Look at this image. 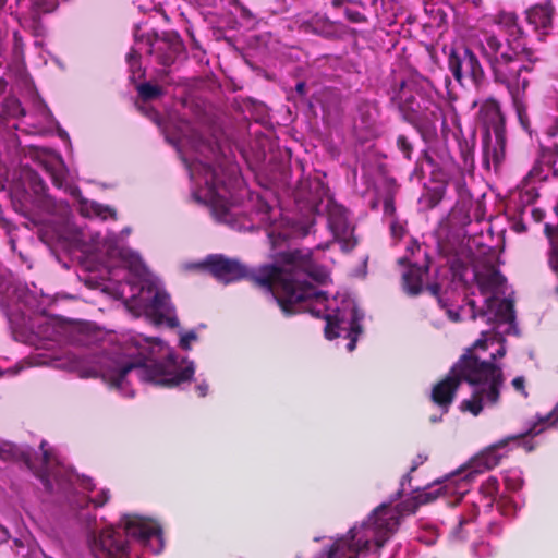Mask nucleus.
Wrapping results in <instances>:
<instances>
[{
    "instance_id": "nucleus-51",
    "label": "nucleus",
    "mask_w": 558,
    "mask_h": 558,
    "mask_svg": "<svg viewBox=\"0 0 558 558\" xmlns=\"http://www.w3.org/2000/svg\"><path fill=\"white\" fill-rule=\"evenodd\" d=\"M466 305L471 310V319L475 320L477 317H484L486 315L485 310H477L476 302L472 299L466 301Z\"/></svg>"
},
{
    "instance_id": "nucleus-14",
    "label": "nucleus",
    "mask_w": 558,
    "mask_h": 558,
    "mask_svg": "<svg viewBox=\"0 0 558 558\" xmlns=\"http://www.w3.org/2000/svg\"><path fill=\"white\" fill-rule=\"evenodd\" d=\"M313 265L317 269L323 271L324 278L322 280L315 279L312 275L302 270V275H300L301 281L295 284L298 287L296 289L299 290L300 287L303 284L308 286L310 288H312L314 290L315 294H311V295L306 296L303 301L294 303L292 305L293 313L289 314L288 316H292V315H295L301 312H310L315 317L322 316V311L313 307V303L315 302L317 304H320L325 308V303L327 302V295L324 291L317 290L315 286H313L311 282H308V279H312L313 281H315L317 283H324L328 278V274L323 267L318 266L314 260H313Z\"/></svg>"
},
{
    "instance_id": "nucleus-26",
    "label": "nucleus",
    "mask_w": 558,
    "mask_h": 558,
    "mask_svg": "<svg viewBox=\"0 0 558 558\" xmlns=\"http://www.w3.org/2000/svg\"><path fill=\"white\" fill-rule=\"evenodd\" d=\"M544 234L549 242L548 265L551 271L558 277V223L544 225Z\"/></svg>"
},
{
    "instance_id": "nucleus-46",
    "label": "nucleus",
    "mask_w": 558,
    "mask_h": 558,
    "mask_svg": "<svg viewBox=\"0 0 558 558\" xmlns=\"http://www.w3.org/2000/svg\"><path fill=\"white\" fill-rule=\"evenodd\" d=\"M197 339V335L195 331H189L184 333L180 339V347L181 349L189 351L191 350V343L192 341H195Z\"/></svg>"
},
{
    "instance_id": "nucleus-39",
    "label": "nucleus",
    "mask_w": 558,
    "mask_h": 558,
    "mask_svg": "<svg viewBox=\"0 0 558 558\" xmlns=\"http://www.w3.org/2000/svg\"><path fill=\"white\" fill-rule=\"evenodd\" d=\"M92 209L98 217H101L102 219H107L108 217H112L113 219H117V213L116 209L108 205H102L99 203H93Z\"/></svg>"
},
{
    "instance_id": "nucleus-28",
    "label": "nucleus",
    "mask_w": 558,
    "mask_h": 558,
    "mask_svg": "<svg viewBox=\"0 0 558 558\" xmlns=\"http://www.w3.org/2000/svg\"><path fill=\"white\" fill-rule=\"evenodd\" d=\"M548 134L557 140L549 147H541L542 163L551 170L558 161V131L549 130Z\"/></svg>"
},
{
    "instance_id": "nucleus-41",
    "label": "nucleus",
    "mask_w": 558,
    "mask_h": 558,
    "mask_svg": "<svg viewBox=\"0 0 558 558\" xmlns=\"http://www.w3.org/2000/svg\"><path fill=\"white\" fill-rule=\"evenodd\" d=\"M384 215L395 217L396 215V206H395V192L389 191L384 197L383 201Z\"/></svg>"
},
{
    "instance_id": "nucleus-24",
    "label": "nucleus",
    "mask_w": 558,
    "mask_h": 558,
    "mask_svg": "<svg viewBox=\"0 0 558 558\" xmlns=\"http://www.w3.org/2000/svg\"><path fill=\"white\" fill-rule=\"evenodd\" d=\"M494 22L506 34V38L517 39L518 43H526V32L519 21V16L514 12L500 11L495 15Z\"/></svg>"
},
{
    "instance_id": "nucleus-15",
    "label": "nucleus",
    "mask_w": 558,
    "mask_h": 558,
    "mask_svg": "<svg viewBox=\"0 0 558 558\" xmlns=\"http://www.w3.org/2000/svg\"><path fill=\"white\" fill-rule=\"evenodd\" d=\"M205 182L213 193L210 205L213 216L219 222H228L230 210L222 197L219 196V190L226 186V181L220 177L219 170L213 166H206Z\"/></svg>"
},
{
    "instance_id": "nucleus-50",
    "label": "nucleus",
    "mask_w": 558,
    "mask_h": 558,
    "mask_svg": "<svg viewBox=\"0 0 558 558\" xmlns=\"http://www.w3.org/2000/svg\"><path fill=\"white\" fill-rule=\"evenodd\" d=\"M542 159L533 166V168L529 172V177L532 179H536L539 181L546 180L547 174H543V168H542Z\"/></svg>"
},
{
    "instance_id": "nucleus-20",
    "label": "nucleus",
    "mask_w": 558,
    "mask_h": 558,
    "mask_svg": "<svg viewBox=\"0 0 558 558\" xmlns=\"http://www.w3.org/2000/svg\"><path fill=\"white\" fill-rule=\"evenodd\" d=\"M460 385L459 378L450 369L445 378L434 385L430 393L432 401L445 412H448Z\"/></svg>"
},
{
    "instance_id": "nucleus-42",
    "label": "nucleus",
    "mask_w": 558,
    "mask_h": 558,
    "mask_svg": "<svg viewBox=\"0 0 558 558\" xmlns=\"http://www.w3.org/2000/svg\"><path fill=\"white\" fill-rule=\"evenodd\" d=\"M330 4L333 9H342V11L347 5H355L365 9V2L363 0H331Z\"/></svg>"
},
{
    "instance_id": "nucleus-43",
    "label": "nucleus",
    "mask_w": 558,
    "mask_h": 558,
    "mask_svg": "<svg viewBox=\"0 0 558 558\" xmlns=\"http://www.w3.org/2000/svg\"><path fill=\"white\" fill-rule=\"evenodd\" d=\"M427 460V456L425 454H418L412 462V465L410 468V472L405 475H403L401 480V486L403 487L404 484L408 482H411V473L414 472L420 465H422Z\"/></svg>"
},
{
    "instance_id": "nucleus-3",
    "label": "nucleus",
    "mask_w": 558,
    "mask_h": 558,
    "mask_svg": "<svg viewBox=\"0 0 558 558\" xmlns=\"http://www.w3.org/2000/svg\"><path fill=\"white\" fill-rule=\"evenodd\" d=\"M477 48L493 81L508 90L520 125L530 132L531 121L526 104L530 80L526 74L533 71V49L526 43L504 38L493 31L482 32Z\"/></svg>"
},
{
    "instance_id": "nucleus-30",
    "label": "nucleus",
    "mask_w": 558,
    "mask_h": 558,
    "mask_svg": "<svg viewBox=\"0 0 558 558\" xmlns=\"http://www.w3.org/2000/svg\"><path fill=\"white\" fill-rule=\"evenodd\" d=\"M437 498L433 493H420L414 499L403 501L400 511L414 513L421 505L428 504Z\"/></svg>"
},
{
    "instance_id": "nucleus-7",
    "label": "nucleus",
    "mask_w": 558,
    "mask_h": 558,
    "mask_svg": "<svg viewBox=\"0 0 558 558\" xmlns=\"http://www.w3.org/2000/svg\"><path fill=\"white\" fill-rule=\"evenodd\" d=\"M324 318L326 320L324 329L326 339L333 340L344 332V337L349 339L347 350L349 352L354 351L357 339L363 332L362 320L364 314L356 306H352L348 318L340 311L335 314H327Z\"/></svg>"
},
{
    "instance_id": "nucleus-19",
    "label": "nucleus",
    "mask_w": 558,
    "mask_h": 558,
    "mask_svg": "<svg viewBox=\"0 0 558 558\" xmlns=\"http://www.w3.org/2000/svg\"><path fill=\"white\" fill-rule=\"evenodd\" d=\"M98 544L108 558H130L126 536L112 527L100 532Z\"/></svg>"
},
{
    "instance_id": "nucleus-57",
    "label": "nucleus",
    "mask_w": 558,
    "mask_h": 558,
    "mask_svg": "<svg viewBox=\"0 0 558 558\" xmlns=\"http://www.w3.org/2000/svg\"><path fill=\"white\" fill-rule=\"evenodd\" d=\"M240 10V16L244 20H254L255 15L252 13V11L245 7L244 4L239 5Z\"/></svg>"
},
{
    "instance_id": "nucleus-25",
    "label": "nucleus",
    "mask_w": 558,
    "mask_h": 558,
    "mask_svg": "<svg viewBox=\"0 0 558 558\" xmlns=\"http://www.w3.org/2000/svg\"><path fill=\"white\" fill-rule=\"evenodd\" d=\"M474 280L482 294L486 295L498 291L504 283L506 278L493 265H489L485 270H476L474 272Z\"/></svg>"
},
{
    "instance_id": "nucleus-55",
    "label": "nucleus",
    "mask_w": 558,
    "mask_h": 558,
    "mask_svg": "<svg viewBox=\"0 0 558 558\" xmlns=\"http://www.w3.org/2000/svg\"><path fill=\"white\" fill-rule=\"evenodd\" d=\"M9 288V280L5 271L0 267V293H4Z\"/></svg>"
},
{
    "instance_id": "nucleus-16",
    "label": "nucleus",
    "mask_w": 558,
    "mask_h": 558,
    "mask_svg": "<svg viewBox=\"0 0 558 558\" xmlns=\"http://www.w3.org/2000/svg\"><path fill=\"white\" fill-rule=\"evenodd\" d=\"M340 27V22L331 21L328 16L318 13L299 23L300 32L316 35L327 40L340 39L342 36Z\"/></svg>"
},
{
    "instance_id": "nucleus-59",
    "label": "nucleus",
    "mask_w": 558,
    "mask_h": 558,
    "mask_svg": "<svg viewBox=\"0 0 558 558\" xmlns=\"http://www.w3.org/2000/svg\"><path fill=\"white\" fill-rule=\"evenodd\" d=\"M531 215L535 222H541L545 218L546 213L541 208H533Z\"/></svg>"
},
{
    "instance_id": "nucleus-32",
    "label": "nucleus",
    "mask_w": 558,
    "mask_h": 558,
    "mask_svg": "<svg viewBox=\"0 0 558 558\" xmlns=\"http://www.w3.org/2000/svg\"><path fill=\"white\" fill-rule=\"evenodd\" d=\"M396 147L407 161H411L414 154V142L405 134H399L396 138Z\"/></svg>"
},
{
    "instance_id": "nucleus-1",
    "label": "nucleus",
    "mask_w": 558,
    "mask_h": 558,
    "mask_svg": "<svg viewBox=\"0 0 558 558\" xmlns=\"http://www.w3.org/2000/svg\"><path fill=\"white\" fill-rule=\"evenodd\" d=\"M198 267L223 284L246 280L254 287L263 289L276 300L284 315L293 313L292 305L315 294L308 286L295 284L301 281L302 270L322 280L324 274L313 265L311 251L294 250L279 254L277 263L248 267L239 259L223 254H209Z\"/></svg>"
},
{
    "instance_id": "nucleus-38",
    "label": "nucleus",
    "mask_w": 558,
    "mask_h": 558,
    "mask_svg": "<svg viewBox=\"0 0 558 558\" xmlns=\"http://www.w3.org/2000/svg\"><path fill=\"white\" fill-rule=\"evenodd\" d=\"M353 7L354 5H347L344 8L343 14H344L345 19L350 23H353V24L366 23L367 22L366 15L363 12L354 9Z\"/></svg>"
},
{
    "instance_id": "nucleus-56",
    "label": "nucleus",
    "mask_w": 558,
    "mask_h": 558,
    "mask_svg": "<svg viewBox=\"0 0 558 558\" xmlns=\"http://www.w3.org/2000/svg\"><path fill=\"white\" fill-rule=\"evenodd\" d=\"M426 291H428L430 293V295H433L434 298H437L439 295H441L440 291H441V286L437 282L435 283H430V284H427L426 286Z\"/></svg>"
},
{
    "instance_id": "nucleus-29",
    "label": "nucleus",
    "mask_w": 558,
    "mask_h": 558,
    "mask_svg": "<svg viewBox=\"0 0 558 558\" xmlns=\"http://www.w3.org/2000/svg\"><path fill=\"white\" fill-rule=\"evenodd\" d=\"M136 90L138 94V98L143 102H147L150 100H155L160 98L163 95V89L157 84H151L149 82L141 83L136 86Z\"/></svg>"
},
{
    "instance_id": "nucleus-21",
    "label": "nucleus",
    "mask_w": 558,
    "mask_h": 558,
    "mask_svg": "<svg viewBox=\"0 0 558 558\" xmlns=\"http://www.w3.org/2000/svg\"><path fill=\"white\" fill-rule=\"evenodd\" d=\"M368 522L374 525V530L379 537H388L399 525L397 512L388 505L381 504L369 517Z\"/></svg>"
},
{
    "instance_id": "nucleus-48",
    "label": "nucleus",
    "mask_w": 558,
    "mask_h": 558,
    "mask_svg": "<svg viewBox=\"0 0 558 558\" xmlns=\"http://www.w3.org/2000/svg\"><path fill=\"white\" fill-rule=\"evenodd\" d=\"M109 498V489H101L99 494H97L96 497L92 499V502L95 505V507H102L108 502Z\"/></svg>"
},
{
    "instance_id": "nucleus-37",
    "label": "nucleus",
    "mask_w": 558,
    "mask_h": 558,
    "mask_svg": "<svg viewBox=\"0 0 558 558\" xmlns=\"http://www.w3.org/2000/svg\"><path fill=\"white\" fill-rule=\"evenodd\" d=\"M499 490V483L495 476H489L481 486V492L485 497L494 499Z\"/></svg>"
},
{
    "instance_id": "nucleus-52",
    "label": "nucleus",
    "mask_w": 558,
    "mask_h": 558,
    "mask_svg": "<svg viewBox=\"0 0 558 558\" xmlns=\"http://www.w3.org/2000/svg\"><path fill=\"white\" fill-rule=\"evenodd\" d=\"M404 228L401 223H399L396 219H393L391 222H390V232L392 234L393 238H397V239H400L403 236L404 234Z\"/></svg>"
},
{
    "instance_id": "nucleus-6",
    "label": "nucleus",
    "mask_w": 558,
    "mask_h": 558,
    "mask_svg": "<svg viewBox=\"0 0 558 558\" xmlns=\"http://www.w3.org/2000/svg\"><path fill=\"white\" fill-rule=\"evenodd\" d=\"M484 124L483 163L489 168L490 162L498 169L505 160L507 147L506 118L501 106L495 98L486 99L478 110Z\"/></svg>"
},
{
    "instance_id": "nucleus-12",
    "label": "nucleus",
    "mask_w": 558,
    "mask_h": 558,
    "mask_svg": "<svg viewBox=\"0 0 558 558\" xmlns=\"http://www.w3.org/2000/svg\"><path fill=\"white\" fill-rule=\"evenodd\" d=\"M328 226L343 252H351L357 245V240L352 235L348 211L342 205H328Z\"/></svg>"
},
{
    "instance_id": "nucleus-17",
    "label": "nucleus",
    "mask_w": 558,
    "mask_h": 558,
    "mask_svg": "<svg viewBox=\"0 0 558 558\" xmlns=\"http://www.w3.org/2000/svg\"><path fill=\"white\" fill-rule=\"evenodd\" d=\"M21 180L26 184L32 193V202L44 210L50 211L54 204L52 198L47 194V185L40 175L29 167H23L20 174Z\"/></svg>"
},
{
    "instance_id": "nucleus-63",
    "label": "nucleus",
    "mask_w": 558,
    "mask_h": 558,
    "mask_svg": "<svg viewBox=\"0 0 558 558\" xmlns=\"http://www.w3.org/2000/svg\"><path fill=\"white\" fill-rule=\"evenodd\" d=\"M512 229L517 232V233H523L526 231V226L525 223L523 222L522 219H519L517 221L513 222V226H512Z\"/></svg>"
},
{
    "instance_id": "nucleus-5",
    "label": "nucleus",
    "mask_w": 558,
    "mask_h": 558,
    "mask_svg": "<svg viewBox=\"0 0 558 558\" xmlns=\"http://www.w3.org/2000/svg\"><path fill=\"white\" fill-rule=\"evenodd\" d=\"M451 371L460 383L466 381L474 387L471 397L460 402L459 409L461 412H469L477 416L483 411L484 403L489 405L498 403L504 384V374L496 363L481 360L472 352V349H465L464 353L451 366Z\"/></svg>"
},
{
    "instance_id": "nucleus-9",
    "label": "nucleus",
    "mask_w": 558,
    "mask_h": 558,
    "mask_svg": "<svg viewBox=\"0 0 558 558\" xmlns=\"http://www.w3.org/2000/svg\"><path fill=\"white\" fill-rule=\"evenodd\" d=\"M145 38L149 46L148 53L155 56L156 62L163 68L174 64L185 50L181 36L174 31L147 33Z\"/></svg>"
},
{
    "instance_id": "nucleus-49",
    "label": "nucleus",
    "mask_w": 558,
    "mask_h": 558,
    "mask_svg": "<svg viewBox=\"0 0 558 558\" xmlns=\"http://www.w3.org/2000/svg\"><path fill=\"white\" fill-rule=\"evenodd\" d=\"M418 161L424 166V163L428 165L433 169L437 167V163L433 156L430 155L429 150L427 148L423 149L420 154V157L417 158Z\"/></svg>"
},
{
    "instance_id": "nucleus-36",
    "label": "nucleus",
    "mask_w": 558,
    "mask_h": 558,
    "mask_svg": "<svg viewBox=\"0 0 558 558\" xmlns=\"http://www.w3.org/2000/svg\"><path fill=\"white\" fill-rule=\"evenodd\" d=\"M126 62L129 64V68H130V71L132 73V77L131 78H134L135 74L137 72L141 73V76L144 75V71L142 70V65H141V54L137 50L135 49H131L128 54H126Z\"/></svg>"
},
{
    "instance_id": "nucleus-31",
    "label": "nucleus",
    "mask_w": 558,
    "mask_h": 558,
    "mask_svg": "<svg viewBox=\"0 0 558 558\" xmlns=\"http://www.w3.org/2000/svg\"><path fill=\"white\" fill-rule=\"evenodd\" d=\"M58 9V0H29L28 11L39 15L51 14Z\"/></svg>"
},
{
    "instance_id": "nucleus-8",
    "label": "nucleus",
    "mask_w": 558,
    "mask_h": 558,
    "mask_svg": "<svg viewBox=\"0 0 558 558\" xmlns=\"http://www.w3.org/2000/svg\"><path fill=\"white\" fill-rule=\"evenodd\" d=\"M448 68L461 85L464 78H469L475 86H480L485 80V71L477 56L465 46L450 49Z\"/></svg>"
},
{
    "instance_id": "nucleus-10",
    "label": "nucleus",
    "mask_w": 558,
    "mask_h": 558,
    "mask_svg": "<svg viewBox=\"0 0 558 558\" xmlns=\"http://www.w3.org/2000/svg\"><path fill=\"white\" fill-rule=\"evenodd\" d=\"M555 411L556 409L545 416L539 417L538 421L533 423L525 433L509 436L482 451L473 461L474 472L482 473L497 466L504 458V454L499 453L498 450L505 448L510 440H517L527 435L535 436L541 434L546 428V426L549 425V420L554 415Z\"/></svg>"
},
{
    "instance_id": "nucleus-64",
    "label": "nucleus",
    "mask_w": 558,
    "mask_h": 558,
    "mask_svg": "<svg viewBox=\"0 0 558 558\" xmlns=\"http://www.w3.org/2000/svg\"><path fill=\"white\" fill-rule=\"evenodd\" d=\"M196 391H197L199 397H205L207 395V392H208V385H207V383H205V381L199 383L196 386Z\"/></svg>"
},
{
    "instance_id": "nucleus-11",
    "label": "nucleus",
    "mask_w": 558,
    "mask_h": 558,
    "mask_svg": "<svg viewBox=\"0 0 558 558\" xmlns=\"http://www.w3.org/2000/svg\"><path fill=\"white\" fill-rule=\"evenodd\" d=\"M555 15L556 7L551 0L532 4L524 11V20L539 41H546L554 34Z\"/></svg>"
},
{
    "instance_id": "nucleus-61",
    "label": "nucleus",
    "mask_w": 558,
    "mask_h": 558,
    "mask_svg": "<svg viewBox=\"0 0 558 558\" xmlns=\"http://www.w3.org/2000/svg\"><path fill=\"white\" fill-rule=\"evenodd\" d=\"M46 441H41L40 449L43 450V462L47 466L51 460V452L45 449Z\"/></svg>"
},
{
    "instance_id": "nucleus-13",
    "label": "nucleus",
    "mask_w": 558,
    "mask_h": 558,
    "mask_svg": "<svg viewBox=\"0 0 558 558\" xmlns=\"http://www.w3.org/2000/svg\"><path fill=\"white\" fill-rule=\"evenodd\" d=\"M400 265H407V270L402 274L401 284L403 291L410 296H417L424 290V278L428 275L430 268V257L424 251V263L410 262L408 256L398 259Z\"/></svg>"
},
{
    "instance_id": "nucleus-47",
    "label": "nucleus",
    "mask_w": 558,
    "mask_h": 558,
    "mask_svg": "<svg viewBox=\"0 0 558 558\" xmlns=\"http://www.w3.org/2000/svg\"><path fill=\"white\" fill-rule=\"evenodd\" d=\"M512 387L520 392L524 398L529 397V392L525 389V378L523 376H517L511 381Z\"/></svg>"
},
{
    "instance_id": "nucleus-22",
    "label": "nucleus",
    "mask_w": 558,
    "mask_h": 558,
    "mask_svg": "<svg viewBox=\"0 0 558 558\" xmlns=\"http://www.w3.org/2000/svg\"><path fill=\"white\" fill-rule=\"evenodd\" d=\"M149 313L155 316L157 322L167 320L169 326L174 327L178 325V319L173 314V306L171 304L170 295L157 290L147 306Z\"/></svg>"
},
{
    "instance_id": "nucleus-34",
    "label": "nucleus",
    "mask_w": 558,
    "mask_h": 558,
    "mask_svg": "<svg viewBox=\"0 0 558 558\" xmlns=\"http://www.w3.org/2000/svg\"><path fill=\"white\" fill-rule=\"evenodd\" d=\"M496 314L502 322L512 324L515 320L513 302L509 299L501 300Z\"/></svg>"
},
{
    "instance_id": "nucleus-23",
    "label": "nucleus",
    "mask_w": 558,
    "mask_h": 558,
    "mask_svg": "<svg viewBox=\"0 0 558 558\" xmlns=\"http://www.w3.org/2000/svg\"><path fill=\"white\" fill-rule=\"evenodd\" d=\"M123 519L125 536H132L146 542L160 533L157 525L140 517L124 515Z\"/></svg>"
},
{
    "instance_id": "nucleus-27",
    "label": "nucleus",
    "mask_w": 558,
    "mask_h": 558,
    "mask_svg": "<svg viewBox=\"0 0 558 558\" xmlns=\"http://www.w3.org/2000/svg\"><path fill=\"white\" fill-rule=\"evenodd\" d=\"M43 16L28 11L27 16L22 22L23 28L35 37H44L46 35V27L43 23Z\"/></svg>"
},
{
    "instance_id": "nucleus-45",
    "label": "nucleus",
    "mask_w": 558,
    "mask_h": 558,
    "mask_svg": "<svg viewBox=\"0 0 558 558\" xmlns=\"http://www.w3.org/2000/svg\"><path fill=\"white\" fill-rule=\"evenodd\" d=\"M459 148L465 165H468L469 161H473V146H470L466 141H459Z\"/></svg>"
},
{
    "instance_id": "nucleus-2",
    "label": "nucleus",
    "mask_w": 558,
    "mask_h": 558,
    "mask_svg": "<svg viewBox=\"0 0 558 558\" xmlns=\"http://www.w3.org/2000/svg\"><path fill=\"white\" fill-rule=\"evenodd\" d=\"M133 369L137 371L141 380L169 388L191 381L195 374L193 362L182 368L172 357L158 362L150 356L148 348H141L133 341L85 356L77 367L81 378L100 377L116 389L123 386L126 375Z\"/></svg>"
},
{
    "instance_id": "nucleus-54",
    "label": "nucleus",
    "mask_w": 558,
    "mask_h": 558,
    "mask_svg": "<svg viewBox=\"0 0 558 558\" xmlns=\"http://www.w3.org/2000/svg\"><path fill=\"white\" fill-rule=\"evenodd\" d=\"M470 476H471V472L468 475L464 476V478H463L464 489L462 492L458 493V496L456 497L454 502H450L452 506L458 505L462 500L464 494L468 492L466 486H468V483H469L468 478Z\"/></svg>"
},
{
    "instance_id": "nucleus-33",
    "label": "nucleus",
    "mask_w": 558,
    "mask_h": 558,
    "mask_svg": "<svg viewBox=\"0 0 558 558\" xmlns=\"http://www.w3.org/2000/svg\"><path fill=\"white\" fill-rule=\"evenodd\" d=\"M445 193H446L445 186H436L434 189L428 190L423 195V202H424L425 206L428 209L435 208L442 201Z\"/></svg>"
},
{
    "instance_id": "nucleus-18",
    "label": "nucleus",
    "mask_w": 558,
    "mask_h": 558,
    "mask_svg": "<svg viewBox=\"0 0 558 558\" xmlns=\"http://www.w3.org/2000/svg\"><path fill=\"white\" fill-rule=\"evenodd\" d=\"M380 110L374 101H362L357 107L355 129L364 132L365 138L377 137L380 134Z\"/></svg>"
},
{
    "instance_id": "nucleus-62",
    "label": "nucleus",
    "mask_w": 558,
    "mask_h": 558,
    "mask_svg": "<svg viewBox=\"0 0 558 558\" xmlns=\"http://www.w3.org/2000/svg\"><path fill=\"white\" fill-rule=\"evenodd\" d=\"M51 179H52V183L54 186L57 187H62L63 185V175L58 173V172H52L51 173Z\"/></svg>"
},
{
    "instance_id": "nucleus-35",
    "label": "nucleus",
    "mask_w": 558,
    "mask_h": 558,
    "mask_svg": "<svg viewBox=\"0 0 558 558\" xmlns=\"http://www.w3.org/2000/svg\"><path fill=\"white\" fill-rule=\"evenodd\" d=\"M449 269L452 275L453 280H458L460 282L465 281V276L468 272V264L460 258H453L450 260Z\"/></svg>"
},
{
    "instance_id": "nucleus-44",
    "label": "nucleus",
    "mask_w": 558,
    "mask_h": 558,
    "mask_svg": "<svg viewBox=\"0 0 558 558\" xmlns=\"http://www.w3.org/2000/svg\"><path fill=\"white\" fill-rule=\"evenodd\" d=\"M504 483H505V486L507 489L511 490V492H517L519 489H521L522 485H523V480L520 477V476H510V475H506L504 477Z\"/></svg>"
},
{
    "instance_id": "nucleus-40",
    "label": "nucleus",
    "mask_w": 558,
    "mask_h": 558,
    "mask_svg": "<svg viewBox=\"0 0 558 558\" xmlns=\"http://www.w3.org/2000/svg\"><path fill=\"white\" fill-rule=\"evenodd\" d=\"M138 110L146 116L149 120H151L155 124L161 125L162 117L158 110L150 106L136 105Z\"/></svg>"
},
{
    "instance_id": "nucleus-53",
    "label": "nucleus",
    "mask_w": 558,
    "mask_h": 558,
    "mask_svg": "<svg viewBox=\"0 0 558 558\" xmlns=\"http://www.w3.org/2000/svg\"><path fill=\"white\" fill-rule=\"evenodd\" d=\"M502 513H508L512 508H514L513 501L510 498L502 497L497 502Z\"/></svg>"
},
{
    "instance_id": "nucleus-60",
    "label": "nucleus",
    "mask_w": 558,
    "mask_h": 558,
    "mask_svg": "<svg viewBox=\"0 0 558 558\" xmlns=\"http://www.w3.org/2000/svg\"><path fill=\"white\" fill-rule=\"evenodd\" d=\"M447 317L453 323H460L462 320L460 313L450 308L446 310Z\"/></svg>"
},
{
    "instance_id": "nucleus-58",
    "label": "nucleus",
    "mask_w": 558,
    "mask_h": 558,
    "mask_svg": "<svg viewBox=\"0 0 558 558\" xmlns=\"http://www.w3.org/2000/svg\"><path fill=\"white\" fill-rule=\"evenodd\" d=\"M487 340L485 338L477 339L469 349H472V352L475 353V350H487Z\"/></svg>"
},
{
    "instance_id": "nucleus-4",
    "label": "nucleus",
    "mask_w": 558,
    "mask_h": 558,
    "mask_svg": "<svg viewBox=\"0 0 558 558\" xmlns=\"http://www.w3.org/2000/svg\"><path fill=\"white\" fill-rule=\"evenodd\" d=\"M427 80H400L389 90L390 102L399 111L401 119L412 125L426 144L438 137L437 122L446 124L442 109L429 95Z\"/></svg>"
}]
</instances>
